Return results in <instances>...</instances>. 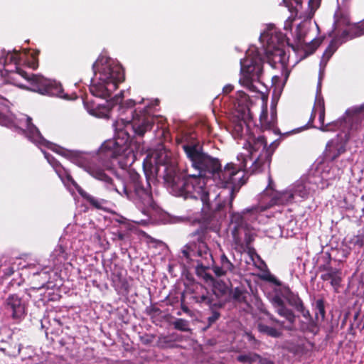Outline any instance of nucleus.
Instances as JSON below:
<instances>
[{"instance_id": "48", "label": "nucleus", "mask_w": 364, "mask_h": 364, "mask_svg": "<svg viewBox=\"0 0 364 364\" xmlns=\"http://www.w3.org/2000/svg\"><path fill=\"white\" fill-rule=\"evenodd\" d=\"M233 86L230 84H228V85H226L223 89V93L225 94H229L230 92H231L232 90H233Z\"/></svg>"}, {"instance_id": "31", "label": "nucleus", "mask_w": 364, "mask_h": 364, "mask_svg": "<svg viewBox=\"0 0 364 364\" xmlns=\"http://www.w3.org/2000/svg\"><path fill=\"white\" fill-rule=\"evenodd\" d=\"M283 2L289 11L292 14L294 13L296 15L302 9V0H283Z\"/></svg>"}, {"instance_id": "23", "label": "nucleus", "mask_w": 364, "mask_h": 364, "mask_svg": "<svg viewBox=\"0 0 364 364\" xmlns=\"http://www.w3.org/2000/svg\"><path fill=\"white\" fill-rule=\"evenodd\" d=\"M259 122L261 127L264 129H271L274 128L277 124L276 110L272 108L271 118L269 119L267 108L263 109L259 116Z\"/></svg>"}, {"instance_id": "59", "label": "nucleus", "mask_w": 364, "mask_h": 364, "mask_svg": "<svg viewBox=\"0 0 364 364\" xmlns=\"http://www.w3.org/2000/svg\"><path fill=\"white\" fill-rule=\"evenodd\" d=\"M247 337L249 338V340H254L255 339V337L252 335V333H247Z\"/></svg>"}, {"instance_id": "12", "label": "nucleus", "mask_w": 364, "mask_h": 364, "mask_svg": "<svg viewBox=\"0 0 364 364\" xmlns=\"http://www.w3.org/2000/svg\"><path fill=\"white\" fill-rule=\"evenodd\" d=\"M132 127V133L136 140L142 139L145 134L150 132L154 124V117L146 109L134 110L132 119L129 122Z\"/></svg>"}, {"instance_id": "49", "label": "nucleus", "mask_w": 364, "mask_h": 364, "mask_svg": "<svg viewBox=\"0 0 364 364\" xmlns=\"http://www.w3.org/2000/svg\"><path fill=\"white\" fill-rule=\"evenodd\" d=\"M14 273V269L12 267H9L5 269L4 274L7 277L11 276Z\"/></svg>"}, {"instance_id": "17", "label": "nucleus", "mask_w": 364, "mask_h": 364, "mask_svg": "<svg viewBox=\"0 0 364 364\" xmlns=\"http://www.w3.org/2000/svg\"><path fill=\"white\" fill-rule=\"evenodd\" d=\"M244 95L245 100L247 102V96L245 94H244ZM237 112L238 113V119L233 123L232 132L235 137L240 138L242 136L244 126L248 127V122L252 119V114L251 113L247 102H245L244 105H241L239 103Z\"/></svg>"}, {"instance_id": "30", "label": "nucleus", "mask_w": 364, "mask_h": 364, "mask_svg": "<svg viewBox=\"0 0 364 364\" xmlns=\"http://www.w3.org/2000/svg\"><path fill=\"white\" fill-rule=\"evenodd\" d=\"M322 42V40L320 38H314L311 40V41L309 43H306L305 45V47L304 48V58H306L311 54H313L316 50L319 47Z\"/></svg>"}, {"instance_id": "16", "label": "nucleus", "mask_w": 364, "mask_h": 364, "mask_svg": "<svg viewBox=\"0 0 364 364\" xmlns=\"http://www.w3.org/2000/svg\"><path fill=\"white\" fill-rule=\"evenodd\" d=\"M331 258L329 256L328 261L326 264H321L318 267L320 272L323 273L321 275V279L323 282L330 281V284L337 292L341 286L342 282V270L338 268H333L331 265Z\"/></svg>"}, {"instance_id": "22", "label": "nucleus", "mask_w": 364, "mask_h": 364, "mask_svg": "<svg viewBox=\"0 0 364 364\" xmlns=\"http://www.w3.org/2000/svg\"><path fill=\"white\" fill-rule=\"evenodd\" d=\"M77 191L80 196L85 200L90 205L97 210L103 209V205L107 203V200L102 198H97L88 193L81 187H77Z\"/></svg>"}, {"instance_id": "52", "label": "nucleus", "mask_w": 364, "mask_h": 364, "mask_svg": "<svg viewBox=\"0 0 364 364\" xmlns=\"http://www.w3.org/2000/svg\"><path fill=\"white\" fill-rule=\"evenodd\" d=\"M284 348H286L287 350H288L289 352H291L294 353H297V347L296 346H284Z\"/></svg>"}, {"instance_id": "28", "label": "nucleus", "mask_w": 364, "mask_h": 364, "mask_svg": "<svg viewBox=\"0 0 364 364\" xmlns=\"http://www.w3.org/2000/svg\"><path fill=\"white\" fill-rule=\"evenodd\" d=\"M258 331L272 338H279L282 336V333L274 327L269 326L264 323H259L257 326Z\"/></svg>"}, {"instance_id": "36", "label": "nucleus", "mask_w": 364, "mask_h": 364, "mask_svg": "<svg viewBox=\"0 0 364 364\" xmlns=\"http://www.w3.org/2000/svg\"><path fill=\"white\" fill-rule=\"evenodd\" d=\"M242 234H244V242L247 248H250V246L255 240L256 234L253 230V228L250 226L248 228L245 229V230L242 231Z\"/></svg>"}, {"instance_id": "54", "label": "nucleus", "mask_w": 364, "mask_h": 364, "mask_svg": "<svg viewBox=\"0 0 364 364\" xmlns=\"http://www.w3.org/2000/svg\"><path fill=\"white\" fill-rule=\"evenodd\" d=\"M280 77L279 76H273L272 78V82L274 85H275L277 82H279Z\"/></svg>"}, {"instance_id": "24", "label": "nucleus", "mask_w": 364, "mask_h": 364, "mask_svg": "<svg viewBox=\"0 0 364 364\" xmlns=\"http://www.w3.org/2000/svg\"><path fill=\"white\" fill-rule=\"evenodd\" d=\"M349 25V16L341 10H338L334 14L333 31L338 32L341 29Z\"/></svg>"}, {"instance_id": "2", "label": "nucleus", "mask_w": 364, "mask_h": 364, "mask_svg": "<svg viewBox=\"0 0 364 364\" xmlns=\"http://www.w3.org/2000/svg\"><path fill=\"white\" fill-rule=\"evenodd\" d=\"M225 206V201H223L219 202L214 209L203 208L201 220L203 225H200L190 234L192 240L181 250L186 259H196L197 274H200V271L204 272L214 262L211 252L205 242L208 229L215 232L220 230V223L226 217Z\"/></svg>"}, {"instance_id": "50", "label": "nucleus", "mask_w": 364, "mask_h": 364, "mask_svg": "<svg viewBox=\"0 0 364 364\" xmlns=\"http://www.w3.org/2000/svg\"><path fill=\"white\" fill-rule=\"evenodd\" d=\"M202 273H205L204 278L205 279L206 281L212 282L214 280L213 277L210 274L206 273L205 270L204 272L200 271L199 274H201Z\"/></svg>"}, {"instance_id": "9", "label": "nucleus", "mask_w": 364, "mask_h": 364, "mask_svg": "<svg viewBox=\"0 0 364 364\" xmlns=\"http://www.w3.org/2000/svg\"><path fill=\"white\" fill-rule=\"evenodd\" d=\"M297 44L287 41V45L294 52H298L304 41L301 33L296 35ZM286 36L280 31L272 32L269 35L266 48V55L269 63L274 67L277 62L283 63L285 57L284 43ZM288 41V39H287Z\"/></svg>"}, {"instance_id": "56", "label": "nucleus", "mask_w": 364, "mask_h": 364, "mask_svg": "<svg viewBox=\"0 0 364 364\" xmlns=\"http://www.w3.org/2000/svg\"><path fill=\"white\" fill-rule=\"evenodd\" d=\"M272 185H273V181L272 179V178L269 176V184L267 186V188H269V189H272Z\"/></svg>"}, {"instance_id": "25", "label": "nucleus", "mask_w": 364, "mask_h": 364, "mask_svg": "<svg viewBox=\"0 0 364 364\" xmlns=\"http://www.w3.org/2000/svg\"><path fill=\"white\" fill-rule=\"evenodd\" d=\"M294 199L291 191L277 192L271 199L272 205H281L290 203Z\"/></svg>"}, {"instance_id": "15", "label": "nucleus", "mask_w": 364, "mask_h": 364, "mask_svg": "<svg viewBox=\"0 0 364 364\" xmlns=\"http://www.w3.org/2000/svg\"><path fill=\"white\" fill-rule=\"evenodd\" d=\"M6 311L15 320H21L26 315V304L18 294H10L4 302Z\"/></svg>"}, {"instance_id": "20", "label": "nucleus", "mask_w": 364, "mask_h": 364, "mask_svg": "<svg viewBox=\"0 0 364 364\" xmlns=\"http://www.w3.org/2000/svg\"><path fill=\"white\" fill-rule=\"evenodd\" d=\"M364 35V20L354 24L348 29H344L341 33V38L343 42H346L348 40H352L355 38L360 37Z\"/></svg>"}, {"instance_id": "60", "label": "nucleus", "mask_w": 364, "mask_h": 364, "mask_svg": "<svg viewBox=\"0 0 364 364\" xmlns=\"http://www.w3.org/2000/svg\"><path fill=\"white\" fill-rule=\"evenodd\" d=\"M289 75V71L286 70V72H285V82L287 80V78H288Z\"/></svg>"}, {"instance_id": "63", "label": "nucleus", "mask_w": 364, "mask_h": 364, "mask_svg": "<svg viewBox=\"0 0 364 364\" xmlns=\"http://www.w3.org/2000/svg\"><path fill=\"white\" fill-rule=\"evenodd\" d=\"M135 104H136L135 101H134V100H130V102H129V105H130V106H134V105H135Z\"/></svg>"}, {"instance_id": "41", "label": "nucleus", "mask_w": 364, "mask_h": 364, "mask_svg": "<svg viewBox=\"0 0 364 364\" xmlns=\"http://www.w3.org/2000/svg\"><path fill=\"white\" fill-rule=\"evenodd\" d=\"M19 60V53L15 51L14 53H9L6 57V63L17 64Z\"/></svg>"}, {"instance_id": "43", "label": "nucleus", "mask_w": 364, "mask_h": 364, "mask_svg": "<svg viewBox=\"0 0 364 364\" xmlns=\"http://www.w3.org/2000/svg\"><path fill=\"white\" fill-rule=\"evenodd\" d=\"M272 304L276 310L285 305L284 301L278 296H276L272 299Z\"/></svg>"}, {"instance_id": "64", "label": "nucleus", "mask_w": 364, "mask_h": 364, "mask_svg": "<svg viewBox=\"0 0 364 364\" xmlns=\"http://www.w3.org/2000/svg\"><path fill=\"white\" fill-rule=\"evenodd\" d=\"M182 309L183 310V311L185 312H188L189 311L188 308L186 307V306H182Z\"/></svg>"}, {"instance_id": "13", "label": "nucleus", "mask_w": 364, "mask_h": 364, "mask_svg": "<svg viewBox=\"0 0 364 364\" xmlns=\"http://www.w3.org/2000/svg\"><path fill=\"white\" fill-rule=\"evenodd\" d=\"M258 212L257 207L246 208L242 213H232L230 215V224L232 225V236L233 241L237 245H242V231L250 227L247 222L248 213L255 214Z\"/></svg>"}, {"instance_id": "32", "label": "nucleus", "mask_w": 364, "mask_h": 364, "mask_svg": "<svg viewBox=\"0 0 364 364\" xmlns=\"http://www.w3.org/2000/svg\"><path fill=\"white\" fill-rule=\"evenodd\" d=\"M276 312L281 316L284 317L291 325L295 322V315L292 310L288 309L285 305L276 310Z\"/></svg>"}, {"instance_id": "6", "label": "nucleus", "mask_w": 364, "mask_h": 364, "mask_svg": "<svg viewBox=\"0 0 364 364\" xmlns=\"http://www.w3.org/2000/svg\"><path fill=\"white\" fill-rule=\"evenodd\" d=\"M113 126L114 127V138L105 141L101 146V151L109 158H117L124 154L135 140L129 122L117 121Z\"/></svg>"}, {"instance_id": "11", "label": "nucleus", "mask_w": 364, "mask_h": 364, "mask_svg": "<svg viewBox=\"0 0 364 364\" xmlns=\"http://www.w3.org/2000/svg\"><path fill=\"white\" fill-rule=\"evenodd\" d=\"M267 146V141L263 136L255 137L250 135L247 137L244 146L249 150L251 156H253L255 153L259 152L252 165V173L261 172L265 166L269 167L272 151Z\"/></svg>"}, {"instance_id": "42", "label": "nucleus", "mask_w": 364, "mask_h": 364, "mask_svg": "<svg viewBox=\"0 0 364 364\" xmlns=\"http://www.w3.org/2000/svg\"><path fill=\"white\" fill-rule=\"evenodd\" d=\"M16 73L20 75L21 77H23L24 79H26L28 82L30 84V80L31 77H33V74H28L27 72L23 70V69L16 67Z\"/></svg>"}, {"instance_id": "5", "label": "nucleus", "mask_w": 364, "mask_h": 364, "mask_svg": "<svg viewBox=\"0 0 364 364\" xmlns=\"http://www.w3.org/2000/svg\"><path fill=\"white\" fill-rule=\"evenodd\" d=\"M99 81L93 82L89 89L93 96L102 99H107L111 97L109 85H112L113 89L117 90L118 84L124 82L125 79L122 67L109 62L102 65L99 70Z\"/></svg>"}, {"instance_id": "62", "label": "nucleus", "mask_w": 364, "mask_h": 364, "mask_svg": "<svg viewBox=\"0 0 364 364\" xmlns=\"http://www.w3.org/2000/svg\"><path fill=\"white\" fill-rule=\"evenodd\" d=\"M359 314H360L359 311H358L357 313L355 314V315H354V320H357L358 319Z\"/></svg>"}, {"instance_id": "40", "label": "nucleus", "mask_w": 364, "mask_h": 364, "mask_svg": "<svg viewBox=\"0 0 364 364\" xmlns=\"http://www.w3.org/2000/svg\"><path fill=\"white\" fill-rule=\"evenodd\" d=\"M350 244L358 247H362L364 245V239L361 235H354L349 242Z\"/></svg>"}, {"instance_id": "44", "label": "nucleus", "mask_w": 364, "mask_h": 364, "mask_svg": "<svg viewBox=\"0 0 364 364\" xmlns=\"http://www.w3.org/2000/svg\"><path fill=\"white\" fill-rule=\"evenodd\" d=\"M112 235H114V237L112 238L114 241H123L125 239V234L120 231H117V232H112Z\"/></svg>"}, {"instance_id": "46", "label": "nucleus", "mask_w": 364, "mask_h": 364, "mask_svg": "<svg viewBox=\"0 0 364 364\" xmlns=\"http://www.w3.org/2000/svg\"><path fill=\"white\" fill-rule=\"evenodd\" d=\"M268 281L272 282L274 284L277 285V286H281L282 285V282L277 279L274 276H269L267 279Z\"/></svg>"}, {"instance_id": "18", "label": "nucleus", "mask_w": 364, "mask_h": 364, "mask_svg": "<svg viewBox=\"0 0 364 364\" xmlns=\"http://www.w3.org/2000/svg\"><path fill=\"white\" fill-rule=\"evenodd\" d=\"M196 303L208 306L209 308H223L225 301L214 299V294L211 293L206 288L201 287L200 293H197L193 296Z\"/></svg>"}, {"instance_id": "21", "label": "nucleus", "mask_w": 364, "mask_h": 364, "mask_svg": "<svg viewBox=\"0 0 364 364\" xmlns=\"http://www.w3.org/2000/svg\"><path fill=\"white\" fill-rule=\"evenodd\" d=\"M84 105L90 114L100 118H109L111 109L107 105H95L88 100H85Z\"/></svg>"}, {"instance_id": "33", "label": "nucleus", "mask_w": 364, "mask_h": 364, "mask_svg": "<svg viewBox=\"0 0 364 364\" xmlns=\"http://www.w3.org/2000/svg\"><path fill=\"white\" fill-rule=\"evenodd\" d=\"M247 291L243 287H237L230 292L231 298L236 301L242 302L245 301Z\"/></svg>"}, {"instance_id": "45", "label": "nucleus", "mask_w": 364, "mask_h": 364, "mask_svg": "<svg viewBox=\"0 0 364 364\" xmlns=\"http://www.w3.org/2000/svg\"><path fill=\"white\" fill-rule=\"evenodd\" d=\"M256 364H274V362L268 358H262L258 355V359H257Z\"/></svg>"}, {"instance_id": "35", "label": "nucleus", "mask_w": 364, "mask_h": 364, "mask_svg": "<svg viewBox=\"0 0 364 364\" xmlns=\"http://www.w3.org/2000/svg\"><path fill=\"white\" fill-rule=\"evenodd\" d=\"M325 303L323 298L317 299L315 303V309L316 310V316L318 318L319 315L321 321H323L326 318Z\"/></svg>"}, {"instance_id": "39", "label": "nucleus", "mask_w": 364, "mask_h": 364, "mask_svg": "<svg viewBox=\"0 0 364 364\" xmlns=\"http://www.w3.org/2000/svg\"><path fill=\"white\" fill-rule=\"evenodd\" d=\"M45 157L49 162V164L55 169V171L58 172V168L61 167L60 164L50 154L48 153H45Z\"/></svg>"}, {"instance_id": "57", "label": "nucleus", "mask_w": 364, "mask_h": 364, "mask_svg": "<svg viewBox=\"0 0 364 364\" xmlns=\"http://www.w3.org/2000/svg\"><path fill=\"white\" fill-rule=\"evenodd\" d=\"M270 319H271L273 322L277 323H278V324H279V325H282V324H283V322H280L279 320H277V318H274L273 316H271V317H270Z\"/></svg>"}, {"instance_id": "26", "label": "nucleus", "mask_w": 364, "mask_h": 364, "mask_svg": "<svg viewBox=\"0 0 364 364\" xmlns=\"http://www.w3.org/2000/svg\"><path fill=\"white\" fill-rule=\"evenodd\" d=\"M285 298L288 304L297 311L304 310V302L297 294L292 292L289 287L287 288Z\"/></svg>"}, {"instance_id": "55", "label": "nucleus", "mask_w": 364, "mask_h": 364, "mask_svg": "<svg viewBox=\"0 0 364 364\" xmlns=\"http://www.w3.org/2000/svg\"><path fill=\"white\" fill-rule=\"evenodd\" d=\"M160 312H161V310L157 307H152L150 309V314L151 313L157 314V313H160Z\"/></svg>"}, {"instance_id": "3", "label": "nucleus", "mask_w": 364, "mask_h": 364, "mask_svg": "<svg viewBox=\"0 0 364 364\" xmlns=\"http://www.w3.org/2000/svg\"><path fill=\"white\" fill-rule=\"evenodd\" d=\"M86 170L94 178L107 183L109 189L115 191L122 196H125L129 200H138L146 205H150L153 201L150 183L146 180L144 185L141 176L137 173H130L128 183L120 181L121 186L118 187L102 168L95 164L94 161L87 165Z\"/></svg>"}, {"instance_id": "1", "label": "nucleus", "mask_w": 364, "mask_h": 364, "mask_svg": "<svg viewBox=\"0 0 364 364\" xmlns=\"http://www.w3.org/2000/svg\"><path fill=\"white\" fill-rule=\"evenodd\" d=\"M191 167L197 173L189 174L179 171L177 166L170 161L165 153H160L156 159V174L161 176V166L164 168L162 177L164 183L176 196L184 198L200 199L203 208H210L209 192L206 190L205 178L217 176L221 164L218 158L205 153L200 141L195 137L184 136L180 142Z\"/></svg>"}, {"instance_id": "58", "label": "nucleus", "mask_w": 364, "mask_h": 364, "mask_svg": "<svg viewBox=\"0 0 364 364\" xmlns=\"http://www.w3.org/2000/svg\"><path fill=\"white\" fill-rule=\"evenodd\" d=\"M159 340H160V341H163V342H164V343H167V342H168V337H167V336L160 337V338H159Z\"/></svg>"}, {"instance_id": "53", "label": "nucleus", "mask_w": 364, "mask_h": 364, "mask_svg": "<svg viewBox=\"0 0 364 364\" xmlns=\"http://www.w3.org/2000/svg\"><path fill=\"white\" fill-rule=\"evenodd\" d=\"M284 348H286L287 350H288L289 352H291L294 353H297V347L296 346H284Z\"/></svg>"}, {"instance_id": "8", "label": "nucleus", "mask_w": 364, "mask_h": 364, "mask_svg": "<svg viewBox=\"0 0 364 364\" xmlns=\"http://www.w3.org/2000/svg\"><path fill=\"white\" fill-rule=\"evenodd\" d=\"M213 180L217 181L220 187L230 188L229 205L230 208L232 209L236 193L246 183L244 174L241 173L240 168L233 163L227 164L223 169L221 166L220 170L217 171V176H214Z\"/></svg>"}, {"instance_id": "7", "label": "nucleus", "mask_w": 364, "mask_h": 364, "mask_svg": "<svg viewBox=\"0 0 364 364\" xmlns=\"http://www.w3.org/2000/svg\"><path fill=\"white\" fill-rule=\"evenodd\" d=\"M264 60L257 50H250L240 60V82L250 90L255 91L254 82H262Z\"/></svg>"}, {"instance_id": "51", "label": "nucleus", "mask_w": 364, "mask_h": 364, "mask_svg": "<svg viewBox=\"0 0 364 364\" xmlns=\"http://www.w3.org/2000/svg\"><path fill=\"white\" fill-rule=\"evenodd\" d=\"M298 312H300L302 316L305 318L311 317V314L309 310H306L305 309V306H304V310L303 311H299Z\"/></svg>"}, {"instance_id": "4", "label": "nucleus", "mask_w": 364, "mask_h": 364, "mask_svg": "<svg viewBox=\"0 0 364 364\" xmlns=\"http://www.w3.org/2000/svg\"><path fill=\"white\" fill-rule=\"evenodd\" d=\"M348 113H352L353 115L351 124L347 126L345 132H341L336 138L326 144L325 156L331 161L346 151V145L350 139H355V141L364 140V118L358 117L357 109H351Z\"/></svg>"}, {"instance_id": "38", "label": "nucleus", "mask_w": 364, "mask_h": 364, "mask_svg": "<svg viewBox=\"0 0 364 364\" xmlns=\"http://www.w3.org/2000/svg\"><path fill=\"white\" fill-rule=\"evenodd\" d=\"M220 308H210L211 310V315L208 317V326L215 323L220 317V313L218 311Z\"/></svg>"}, {"instance_id": "34", "label": "nucleus", "mask_w": 364, "mask_h": 364, "mask_svg": "<svg viewBox=\"0 0 364 364\" xmlns=\"http://www.w3.org/2000/svg\"><path fill=\"white\" fill-rule=\"evenodd\" d=\"M229 290L228 287L223 284H218V285H215L214 288L211 293L214 294V299L217 300H222L221 297L226 295L228 293Z\"/></svg>"}, {"instance_id": "14", "label": "nucleus", "mask_w": 364, "mask_h": 364, "mask_svg": "<svg viewBox=\"0 0 364 364\" xmlns=\"http://www.w3.org/2000/svg\"><path fill=\"white\" fill-rule=\"evenodd\" d=\"M26 88L41 95L50 96H60L63 92L62 87L55 81L36 74L33 75V77L31 78L29 87Z\"/></svg>"}, {"instance_id": "37", "label": "nucleus", "mask_w": 364, "mask_h": 364, "mask_svg": "<svg viewBox=\"0 0 364 364\" xmlns=\"http://www.w3.org/2000/svg\"><path fill=\"white\" fill-rule=\"evenodd\" d=\"M173 327L175 329L183 331L188 332L190 331L188 327V321L183 318H177L173 323Z\"/></svg>"}, {"instance_id": "19", "label": "nucleus", "mask_w": 364, "mask_h": 364, "mask_svg": "<svg viewBox=\"0 0 364 364\" xmlns=\"http://www.w3.org/2000/svg\"><path fill=\"white\" fill-rule=\"evenodd\" d=\"M220 266L214 264L212 267V269L216 277H220L225 276L228 273L235 274L236 268L225 254H223L220 256Z\"/></svg>"}, {"instance_id": "61", "label": "nucleus", "mask_w": 364, "mask_h": 364, "mask_svg": "<svg viewBox=\"0 0 364 364\" xmlns=\"http://www.w3.org/2000/svg\"><path fill=\"white\" fill-rule=\"evenodd\" d=\"M124 218H122V219H119V220H116L119 223H124Z\"/></svg>"}, {"instance_id": "27", "label": "nucleus", "mask_w": 364, "mask_h": 364, "mask_svg": "<svg viewBox=\"0 0 364 364\" xmlns=\"http://www.w3.org/2000/svg\"><path fill=\"white\" fill-rule=\"evenodd\" d=\"M343 39L341 38V36L339 37H335L333 38L326 49L325 50L323 55V60L328 61L331 58V56L333 55V53L337 50V49L339 48V46L343 43Z\"/></svg>"}, {"instance_id": "47", "label": "nucleus", "mask_w": 364, "mask_h": 364, "mask_svg": "<svg viewBox=\"0 0 364 364\" xmlns=\"http://www.w3.org/2000/svg\"><path fill=\"white\" fill-rule=\"evenodd\" d=\"M33 59L32 60V61L28 62V65H29L30 68L35 70L38 67V61L37 59L35 58L34 56H33Z\"/></svg>"}, {"instance_id": "29", "label": "nucleus", "mask_w": 364, "mask_h": 364, "mask_svg": "<svg viewBox=\"0 0 364 364\" xmlns=\"http://www.w3.org/2000/svg\"><path fill=\"white\" fill-rule=\"evenodd\" d=\"M257 359H258V354L251 352L245 354H240L236 358L237 361L247 364H256Z\"/></svg>"}, {"instance_id": "10", "label": "nucleus", "mask_w": 364, "mask_h": 364, "mask_svg": "<svg viewBox=\"0 0 364 364\" xmlns=\"http://www.w3.org/2000/svg\"><path fill=\"white\" fill-rule=\"evenodd\" d=\"M357 109L358 111V117L359 118H364V103L359 106H354L349 109H348L345 112V116L339 119L336 121H333L332 122L324 124L325 119V105L323 100H318L316 106L314 107L310 120H314L316 117V112H318V120L320 122L321 126L319 129L322 132H335L337 130H340L342 132H345L346 130L347 126L351 124V120L353 119L352 113H348V111Z\"/></svg>"}]
</instances>
